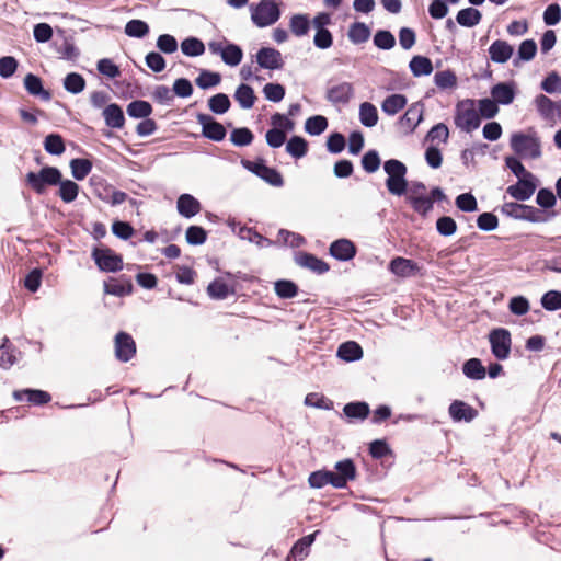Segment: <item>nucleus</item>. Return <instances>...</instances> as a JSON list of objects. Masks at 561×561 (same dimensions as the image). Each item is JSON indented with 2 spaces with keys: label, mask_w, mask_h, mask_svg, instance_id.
<instances>
[{
  "label": "nucleus",
  "mask_w": 561,
  "mask_h": 561,
  "mask_svg": "<svg viewBox=\"0 0 561 561\" xmlns=\"http://www.w3.org/2000/svg\"><path fill=\"white\" fill-rule=\"evenodd\" d=\"M241 163L247 170L254 173L270 185L275 187L284 185L282 174L276 169L267 167L263 161L242 160Z\"/></svg>",
  "instance_id": "9d476101"
},
{
  "label": "nucleus",
  "mask_w": 561,
  "mask_h": 561,
  "mask_svg": "<svg viewBox=\"0 0 561 561\" xmlns=\"http://www.w3.org/2000/svg\"><path fill=\"white\" fill-rule=\"evenodd\" d=\"M20 352L11 346L8 339H4L0 346V366L4 369L10 368L18 362Z\"/></svg>",
  "instance_id": "c9c22d12"
},
{
  "label": "nucleus",
  "mask_w": 561,
  "mask_h": 561,
  "mask_svg": "<svg viewBox=\"0 0 561 561\" xmlns=\"http://www.w3.org/2000/svg\"><path fill=\"white\" fill-rule=\"evenodd\" d=\"M407 98L403 94H391L383 100L381 110L387 115L393 116L407 105Z\"/></svg>",
  "instance_id": "7c9ffc66"
},
{
  "label": "nucleus",
  "mask_w": 561,
  "mask_h": 561,
  "mask_svg": "<svg viewBox=\"0 0 561 561\" xmlns=\"http://www.w3.org/2000/svg\"><path fill=\"white\" fill-rule=\"evenodd\" d=\"M115 356L121 362H128L136 354V343L130 334L119 332L115 340Z\"/></svg>",
  "instance_id": "2eb2a0df"
},
{
  "label": "nucleus",
  "mask_w": 561,
  "mask_h": 561,
  "mask_svg": "<svg viewBox=\"0 0 561 561\" xmlns=\"http://www.w3.org/2000/svg\"><path fill=\"white\" fill-rule=\"evenodd\" d=\"M256 62L263 69L278 70L284 66L279 50L272 47H262L255 55Z\"/></svg>",
  "instance_id": "4468645a"
},
{
  "label": "nucleus",
  "mask_w": 561,
  "mask_h": 561,
  "mask_svg": "<svg viewBox=\"0 0 561 561\" xmlns=\"http://www.w3.org/2000/svg\"><path fill=\"white\" fill-rule=\"evenodd\" d=\"M221 78L217 72H210L207 70H203L199 76L196 78V84L201 89H208L219 84Z\"/></svg>",
  "instance_id": "69168bd1"
},
{
  "label": "nucleus",
  "mask_w": 561,
  "mask_h": 561,
  "mask_svg": "<svg viewBox=\"0 0 561 561\" xmlns=\"http://www.w3.org/2000/svg\"><path fill=\"white\" fill-rule=\"evenodd\" d=\"M125 33L129 37L142 38L149 33V26L141 20H130L125 25Z\"/></svg>",
  "instance_id": "864d4df0"
},
{
  "label": "nucleus",
  "mask_w": 561,
  "mask_h": 561,
  "mask_svg": "<svg viewBox=\"0 0 561 561\" xmlns=\"http://www.w3.org/2000/svg\"><path fill=\"white\" fill-rule=\"evenodd\" d=\"M539 115L546 121H554L556 116L559 117L560 102H554L545 94H539L534 100Z\"/></svg>",
  "instance_id": "f3484780"
},
{
  "label": "nucleus",
  "mask_w": 561,
  "mask_h": 561,
  "mask_svg": "<svg viewBox=\"0 0 561 561\" xmlns=\"http://www.w3.org/2000/svg\"><path fill=\"white\" fill-rule=\"evenodd\" d=\"M265 99L271 102H280L285 96V88L279 83H266L263 88Z\"/></svg>",
  "instance_id": "0e129e2a"
},
{
  "label": "nucleus",
  "mask_w": 561,
  "mask_h": 561,
  "mask_svg": "<svg viewBox=\"0 0 561 561\" xmlns=\"http://www.w3.org/2000/svg\"><path fill=\"white\" fill-rule=\"evenodd\" d=\"M24 88L33 96H37L44 101L51 99L50 92L43 88L41 78L33 73H27L24 77Z\"/></svg>",
  "instance_id": "b1692460"
},
{
  "label": "nucleus",
  "mask_w": 561,
  "mask_h": 561,
  "mask_svg": "<svg viewBox=\"0 0 561 561\" xmlns=\"http://www.w3.org/2000/svg\"><path fill=\"white\" fill-rule=\"evenodd\" d=\"M482 14L474 8H466L460 10L456 15L458 24L465 27H473L481 21Z\"/></svg>",
  "instance_id": "72a5a7b5"
},
{
  "label": "nucleus",
  "mask_w": 561,
  "mask_h": 561,
  "mask_svg": "<svg viewBox=\"0 0 561 561\" xmlns=\"http://www.w3.org/2000/svg\"><path fill=\"white\" fill-rule=\"evenodd\" d=\"M286 151L295 159L307 154L308 142L300 136H293L286 144Z\"/></svg>",
  "instance_id": "a19ab883"
},
{
  "label": "nucleus",
  "mask_w": 561,
  "mask_h": 561,
  "mask_svg": "<svg viewBox=\"0 0 561 561\" xmlns=\"http://www.w3.org/2000/svg\"><path fill=\"white\" fill-rule=\"evenodd\" d=\"M126 111L133 118H147L152 113V106L147 101L137 100L130 102Z\"/></svg>",
  "instance_id": "79ce46f5"
},
{
  "label": "nucleus",
  "mask_w": 561,
  "mask_h": 561,
  "mask_svg": "<svg viewBox=\"0 0 561 561\" xmlns=\"http://www.w3.org/2000/svg\"><path fill=\"white\" fill-rule=\"evenodd\" d=\"M383 170L388 175L386 186L389 193L396 196L404 195L408 186L405 179L408 170L404 163L397 159H390L383 163Z\"/></svg>",
  "instance_id": "7ed1b4c3"
},
{
  "label": "nucleus",
  "mask_w": 561,
  "mask_h": 561,
  "mask_svg": "<svg viewBox=\"0 0 561 561\" xmlns=\"http://www.w3.org/2000/svg\"><path fill=\"white\" fill-rule=\"evenodd\" d=\"M230 100L225 93H217L208 100V107L215 114H225L230 108Z\"/></svg>",
  "instance_id": "a18cd8bd"
},
{
  "label": "nucleus",
  "mask_w": 561,
  "mask_h": 561,
  "mask_svg": "<svg viewBox=\"0 0 561 561\" xmlns=\"http://www.w3.org/2000/svg\"><path fill=\"white\" fill-rule=\"evenodd\" d=\"M492 354L500 360H504L511 353V334L506 329H494L489 334Z\"/></svg>",
  "instance_id": "9b49d317"
},
{
  "label": "nucleus",
  "mask_w": 561,
  "mask_h": 561,
  "mask_svg": "<svg viewBox=\"0 0 561 561\" xmlns=\"http://www.w3.org/2000/svg\"><path fill=\"white\" fill-rule=\"evenodd\" d=\"M296 262L298 265L309 268L318 274H323L329 271V265L312 254L301 253L297 256Z\"/></svg>",
  "instance_id": "cd10ccee"
},
{
  "label": "nucleus",
  "mask_w": 561,
  "mask_h": 561,
  "mask_svg": "<svg viewBox=\"0 0 561 561\" xmlns=\"http://www.w3.org/2000/svg\"><path fill=\"white\" fill-rule=\"evenodd\" d=\"M370 34V28L363 22H354L347 32L348 39L355 45L366 43Z\"/></svg>",
  "instance_id": "c756f323"
},
{
  "label": "nucleus",
  "mask_w": 561,
  "mask_h": 561,
  "mask_svg": "<svg viewBox=\"0 0 561 561\" xmlns=\"http://www.w3.org/2000/svg\"><path fill=\"white\" fill-rule=\"evenodd\" d=\"M208 49L213 55L220 56L222 61L231 67L238 66L243 57L242 49L226 38L219 41H210L208 43Z\"/></svg>",
  "instance_id": "0eeeda50"
},
{
  "label": "nucleus",
  "mask_w": 561,
  "mask_h": 561,
  "mask_svg": "<svg viewBox=\"0 0 561 561\" xmlns=\"http://www.w3.org/2000/svg\"><path fill=\"white\" fill-rule=\"evenodd\" d=\"M343 411L350 419L364 420L369 414V405L366 402H351L345 404Z\"/></svg>",
  "instance_id": "c03bdc74"
},
{
  "label": "nucleus",
  "mask_w": 561,
  "mask_h": 561,
  "mask_svg": "<svg viewBox=\"0 0 561 561\" xmlns=\"http://www.w3.org/2000/svg\"><path fill=\"white\" fill-rule=\"evenodd\" d=\"M481 119L471 99L460 101L456 106L455 124L463 131L470 133L480 126Z\"/></svg>",
  "instance_id": "39448f33"
},
{
  "label": "nucleus",
  "mask_w": 561,
  "mask_h": 561,
  "mask_svg": "<svg viewBox=\"0 0 561 561\" xmlns=\"http://www.w3.org/2000/svg\"><path fill=\"white\" fill-rule=\"evenodd\" d=\"M275 293L278 297L288 299L297 295L298 287L290 280H277L275 283Z\"/></svg>",
  "instance_id": "680f3d73"
},
{
  "label": "nucleus",
  "mask_w": 561,
  "mask_h": 561,
  "mask_svg": "<svg viewBox=\"0 0 561 561\" xmlns=\"http://www.w3.org/2000/svg\"><path fill=\"white\" fill-rule=\"evenodd\" d=\"M251 20L257 27H266L276 23L280 16V10L275 0H261L257 4H251Z\"/></svg>",
  "instance_id": "423d86ee"
},
{
  "label": "nucleus",
  "mask_w": 561,
  "mask_h": 561,
  "mask_svg": "<svg viewBox=\"0 0 561 561\" xmlns=\"http://www.w3.org/2000/svg\"><path fill=\"white\" fill-rule=\"evenodd\" d=\"M44 149L50 154L60 156L65 152L66 147L60 135L49 134L45 137Z\"/></svg>",
  "instance_id": "49530a36"
},
{
  "label": "nucleus",
  "mask_w": 561,
  "mask_h": 561,
  "mask_svg": "<svg viewBox=\"0 0 561 561\" xmlns=\"http://www.w3.org/2000/svg\"><path fill=\"white\" fill-rule=\"evenodd\" d=\"M541 305L549 311L561 309V293L557 290L546 293L541 298Z\"/></svg>",
  "instance_id": "338daca9"
},
{
  "label": "nucleus",
  "mask_w": 561,
  "mask_h": 561,
  "mask_svg": "<svg viewBox=\"0 0 561 561\" xmlns=\"http://www.w3.org/2000/svg\"><path fill=\"white\" fill-rule=\"evenodd\" d=\"M501 211L512 218L528 220L531 222H541L545 220V214L542 210L524 204L515 202L504 203L501 207Z\"/></svg>",
  "instance_id": "6e6552de"
},
{
  "label": "nucleus",
  "mask_w": 561,
  "mask_h": 561,
  "mask_svg": "<svg viewBox=\"0 0 561 561\" xmlns=\"http://www.w3.org/2000/svg\"><path fill=\"white\" fill-rule=\"evenodd\" d=\"M407 202L422 216H426L433 208V198L428 197V195L409 198Z\"/></svg>",
  "instance_id": "13d9d810"
},
{
  "label": "nucleus",
  "mask_w": 561,
  "mask_h": 561,
  "mask_svg": "<svg viewBox=\"0 0 561 561\" xmlns=\"http://www.w3.org/2000/svg\"><path fill=\"white\" fill-rule=\"evenodd\" d=\"M197 123L202 126V135L214 141L225 139L227 131L222 124L216 122L210 115L198 113Z\"/></svg>",
  "instance_id": "ddd939ff"
},
{
  "label": "nucleus",
  "mask_w": 561,
  "mask_h": 561,
  "mask_svg": "<svg viewBox=\"0 0 561 561\" xmlns=\"http://www.w3.org/2000/svg\"><path fill=\"white\" fill-rule=\"evenodd\" d=\"M105 124L111 128H122L125 123L123 110L119 105L112 103L103 110Z\"/></svg>",
  "instance_id": "bb28decb"
},
{
  "label": "nucleus",
  "mask_w": 561,
  "mask_h": 561,
  "mask_svg": "<svg viewBox=\"0 0 561 561\" xmlns=\"http://www.w3.org/2000/svg\"><path fill=\"white\" fill-rule=\"evenodd\" d=\"M61 172L56 167H44L38 172L25 175L26 184L37 194H44L46 187L60 183Z\"/></svg>",
  "instance_id": "20e7f679"
},
{
  "label": "nucleus",
  "mask_w": 561,
  "mask_h": 561,
  "mask_svg": "<svg viewBox=\"0 0 561 561\" xmlns=\"http://www.w3.org/2000/svg\"><path fill=\"white\" fill-rule=\"evenodd\" d=\"M448 412L455 422H471L478 414L471 405L460 400L451 402Z\"/></svg>",
  "instance_id": "6ab92c4d"
},
{
  "label": "nucleus",
  "mask_w": 561,
  "mask_h": 561,
  "mask_svg": "<svg viewBox=\"0 0 561 561\" xmlns=\"http://www.w3.org/2000/svg\"><path fill=\"white\" fill-rule=\"evenodd\" d=\"M327 127L328 119L321 115L311 116L305 123V130L312 136L322 134Z\"/></svg>",
  "instance_id": "de8ad7c7"
},
{
  "label": "nucleus",
  "mask_w": 561,
  "mask_h": 561,
  "mask_svg": "<svg viewBox=\"0 0 561 561\" xmlns=\"http://www.w3.org/2000/svg\"><path fill=\"white\" fill-rule=\"evenodd\" d=\"M104 291L105 294L123 297L131 294L133 285L129 280L121 282L116 278H108L104 282Z\"/></svg>",
  "instance_id": "c85d7f7f"
},
{
  "label": "nucleus",
  "mask_w": 561,
  "mask_h": 561,
  "mask_svg": "<svg viewBox=\"0 0 561 561\" xmlns=\"http://www.w3.org/2000/svg\"><path fill=\"white\" fill-rule=\"evenodd\" d=\"M434 82L439 89H451L457 85V78L453 71L444 70L435 73Z\"/></svg>",
  "instance_id": "6e6d98bb"
},
{
  "label": "nucleus",
  "mask_w": 561,
  "mask_h": 561,
  "mask_svg": "<svg viewBox=\"0 0 561 561\" xmlns=\"http://www.w3.org/2000/svg\"><path fill=\"white\" fill-rule=\"evenodd\" d=\"M477 111L480 117L493 118L499 113V106L493 99L485 98L478 101Z\"/></svg>",
  "instance_id": "4d7b16f0"
},
{
  "label": "nucleus",
  "mask_w": 561,
  "mask_h": 561,
  "mask_svg": "<svg viewBox=\"0 0 561 561\" xmlns=\"http://www.w3.org/2000/svg\"><path fill=\"white\" fill-rule=\"evenodd\" d=\"M234 99L240 104V106L244 110H249L254 105L255 94L253 89L248 84H240L236 92Z\"/></svg>",
  "instance_id": "e433bc0d"
},
{
  "label": "nucleus",
  "mask_w": 561,
  "mask_h": 561,
  "mask_svg": "<svg viewBox=\"0 0 561 561\" xmlns=\"http://www.w3.org/2000/svg\"><path fill=\"white\" fill-rule=\"evenodd\" d=\"M70 169L72 176L81 181L91 172L92 163L87 159H72L70 161Z\"/></svg>",
  "instance_id": "09e8293b"
},
{
  "label": "nucleus",
  "mask_w": 561,
  "mask_h": 561,
  "mask_svg": "<svg viewBox=\"0 0 561 561\" xmlns=\"http://www.w3.org/2000/svg\"><path fill=\"white\" fill-rule=\"evenodd\" d=\"M289 28L297 37L307 35L310 30L309 15L302 13L294 14L289 20Z\"/></svg>",
  "instance_id": "473e14b6"
},
{
  "label": "nucleus",
  "mask_w": 561,
  "mask_h": 561,
  "mask_svg": "<svg viewBox=\"0 0 561 561\" xmlns=\"http://www.w3.org/2000/svg\"><path fill=\"white\" fill-rule=\"evenodd\" d=\"M181 49L186 56H201L205 51V45L202 41L195 37H188L181 44Z\"/></svg>",
  "instance_id": "603ef678"
},
{
  "label": "nucleus",
  "mask_w": 561,
  "mask_h": 561,
  "mask_svg": "<svg viewBox=\"0 0 561 561\" xmlns=\"http://www.w3.org/2000/svg\"><path fill=\"white\" fill-rule=\"evenodd\" d=\"M513 46L501 39L493 42L489 47L491 60L497 64L506 62L513 56Z\"/></svg>",
  "instance_id": "412c9836"
},
{
  "label": "nucleus",
  "mask_w": 561,
  "mask_h": 561,
  "mask_svg": "<svg viewBox=\"0 0 561 561\" xmlns=\"http://www.w3.org/2000/svg\"><path fill=\"white\" fill-rule=\"evenodd\" d=\"M463 374L474 380H481L485 377V368L481 360L478 358H471L463 364Z\"/></svg>",
  "instance_id": "37998d69"
},
{
  "label": "nucleus",
  "mask_w": 561,
  "mask_h": 561,
  "mask_svg": "<svg viewBox=\"0 0 561 561\" xmlns=\"http://www.w3.org/2000/svg\"><path fill=\"white\" fill-rule=\"evenodd\" d=\"M538 186V180L534 174H526V178L518 179L516 184L510 185L506 193L516 201L529 199Z\"/></svg>",
  "instance_id": "f8f14e48"
},
{
  "label": "nucleus",
  "mask_w": 561,
  "mask_h": 561,
  "mask_svg": "<svg viewBox=\"0 0 561 561\" xmlns=\"http://www.w3.org/2000/svg\"><path fill=\"white\" fill-rule=\"evenodd\" d=\"M207 293L214 299H225L232 290L226 282L221 278H217L208 285Z\"/></svg>",
  "instance_id": "3c124183"
},
{
  "label": "nucleus",
  "mask_w": 561,
  "mask_h": 561,
  "mask_svg": "<svg viewBox=\"0 0 561 561\" xmlns=\"http://www.w3.org/2000/svg\"><path fill=\"white\" fill-rule=\"evenodd\" d=\"M359 121L365 127H374L378 123V112L374 104L364 102L359 105Z\"/></svg>",
  "instance_id": "58836bf2"
},
{
  "label": "nucleus",
  "mask_w": 561,
  "mask_h": 561,
  "mask_svg": "<svg viewBox=\"0 0 561 561\" xmlns=\"http://www.w3.org/2000/svg\"><path fill=\"white\" fill-rule=\"evenodd\" d=\"M337 356L345 362H354L362 358L363 350L356 342H345L339 346Z\"/></svg>",
  "instance_id": "2f4dec72"
},
{
  "label": "nucleus",
  "mask_w": 561,
  "mask_h": 561,
  "mask_svg": "<svg viewBox=\"0 0 561 561\" xmlns=\"http://www.w3.org/2000/svg\"><path fill=\"white\" fill-rule=\"evenodd\" d=\"M492 99L502 105H508L514 101L515 90L513 84L497 83L491 89Z\"/></svg>",
  "instance_id": "a878e982"
},
{
  "label": "nucleus",
  "mask_w": 561,
  "mask_h": 561,
  "mask_svg": "<svg viewBox=\"0 0 561 561\" xmlns=\"http://www.w3.org/2000/svg\"><path fill=\"white\" fill-rule=\"evenodd\" d=\"M185 239L188 244L201 245L207 239V232L199 226H190L185 232Z\"/></svg>",
  "instance_id": "bf43d9fd"
},
{
  "label": "nucleus",
  "mask_w": 561,
  "mask_h": 561,
  "mask_svg": "<svg viewBox=\"0 0 561 561\" xmlns=\"http://www.w3.org/2000/svg\"><path fill=\"white\" fill-rule=\"evenodd\" d=\"M58 195L65 203H72L79 194V185L71 180L60 179Z\"/></svg>",
  "instance_id": "ea45409f"
},
{
  "label": "nucleus",
  "mask_w": 561,
  "mask_h": 561,
  "mask_svg": "<svg viewBox=\"0 0 561 561\" xmlns=\"http://www.w3.org/2000/svg\"><path fill=\"white\" fill-rule=\"evenodd\" d=\"M230 140L234 146H248L253 140V134L249 128L245 127L236 128L230 135Z\"/></svg>",
  "instance_id": "052dcab7"
},
{
  "label": "nucleus",
  "mask_w": 561,
  "mask_h": 561,
  "mask_svg": "<svg viewBox=\"0 0 561 561\" xmlns=\"http://www.w3.org/2000/svg\"><path fill=\"white\" fill-rule=\"evenodd\" d=\"M317 534L318 531L305 536L294 545L290 553L296 559V561H301L308 556L310 546L313 543Z\"/></svg>",
  "instance_id": "4c0bfd02"
},
{
  "label": "nucleus",
  "mask_w": 561,
  "mask_h": 561,
  "mask_svg": "<svg viewBox=\"0 0 561 561\" xmlns=\"http://www.w3.org/2000/svg\"><path fill=\"white\" fill-rule=\"evenodd\" d=\"M13 397L16 401L26 400L36 405L45 404L51 399L48 392L35 389H23L14 391Z\"/></svg>",
  "instance_id": "5701e85b"
},
{
  "label": "nucleus",
  "mask_w": 561,
  "mask_h": 561,
  "mask_svg": "<svg viewBox=\"0 0 561 561\" xmlns=\"http://www.w3.org/2000/svg\"><path fill=\"white\" fill-rule=\"evenodd\" d=\"M510 146L523 159H538L541 156V142L535 131L513 134Z\"/></svg>",
  "instance_id": "f03ea898"
},
{
  "label": "nucleus",
  "mask_w": 561,
  "mask_h": 561,
  "mask_svg": "<svg viewBox=\"0 0 561 561\" xmlns=\"http://www.w3.org/2000/svg\"><path fill=\"white\" fill-rule=\"evenodd\" d=\"M374 44L380 49L389 50L394 47L396 38L391 32L386 30L377 31L374 36Z\"/></svg>",
  "instance_id": "5fc2aeb1"
},
{
  "label": "nucleus",
  "mask_w": 561,
  "mask_h": 561,
  "mask_svg": "<svg viewBox=\"0 0 561 561\" xmlns=\"http://www.w3.org/2000/svg\"><path fill=\"white\" fill-rule=\"evenodd\" d=\"M330 254L339 261H350L356 254V247L348 239H339L330 245Z\"/></svg>",
  "instance_id": "a211bd4d"
},
{
  "label": "nucleus",
  "mask_w": 561,
  "mask_h": 561,
  "mask_svg": "<svg viewBox=\"0 0 561 561\" xmlns=\"http://www.w3.org/2000/svg\"><path fill=\"white\" fill-rule=\"evenodd\" d=\"M423 113L424 105L422 103L416 102L411 104L403 116L399 119L400 127L407 133H412L422 122Z\"/></svg>",
  "instance_id": "dca6fc26"
},
{
  "label": "nucleus",
  "mask_w": 561,
  "mask_h": 561,
  "mask_svg": "<svg viewBox=\"0 0 561 561\" xmlns=\"http://www.w3.org/2000/svg\"><path fill=\"white\" fill-rule=\"evenodd\" d=\"M64 88L70 93L78 94L84 90L85 80L79 73H68L64 80Z\"/></svg>",
  "instance_id": "8fccbe9b"
},
{
  "label": "nucleus",
  "mask_w": 561,
  "mask_h": 561,
  "mask_svg": "<svg viewBox=\"0 0 561 561\" xmlns=\"http://www.w3.org/2000/svg\"><path fill=\"white\" fill-rule=\"evenodd\" d=\"M353 85L348 82H342L328 90L327 98L332 103H347L353 96Z\"/></svg>",
  "instance_id": "393cba45"
},
{
  "label": "nucleus",
  "mask_w": 561,
  "mask_h": 561,
  "mask_svg": "<svg viewBox=\"0 0 561 561\" xmlns=\"http://www.w3.org/2000/svg\"><path fill=\"white\" fill-rule=\"evenodd\" d=\"M540 87L550 94L561 93V77L556 71H552L541 82Z\"/></svg>",
  "instance_id": "e2e57ef3"
},
{
  "label": "nucleus",
  "mask_w": 561,
  "mask_h": 561,
  "mask_svg": "<svg viewBox=\"0 0 561 561\" xmlns=\"http://www.w3.org/2000/svg\"><path fill=\"white\" fill-rule=\"evenodd\" d=\"M380 158L376 150L367 151L362 158V167L368 173L376 172L380 167Z\"/></svg>",
  "instance_id": "774afa93"
},
{
  "label": "nucleus",
  "mask_w": 561,
  "mask_h": 561,
  "mask_svg": "<svg viewBox=\"0 0 561 561\" xmlns=\"http://www.w3.org/2000/svg\"><path fill=\"white\" fill-rule=\"evenodd\" d=\"M356 478V467L351 459H343L334 465V470H318L312 472L308 482L313 489H321L325 485H332L336 489H343L348 481Z\"/></svg>",
  "instance_id": "f257e3e1"
},
{
  "label": "nucleus",
  "mask_w": 561,
  "mask_h": 561,
  "mask_svg": "<svg viewBox=\"0 0 561 561\" xmlns=\"http://www.w3.org/2000/svg\"><path fill=\"white\" fill-rule=\"evenodd\" d=\"M92 259L102 272H118L123 268V259L110 248H94Z\"/></svg>",
  "instance_id": "1a4fd4ad"
},
{
  "label": "nucleus",
  "mask_w": 561,
  "mask_h": 561,
  "mask_svg": "<svg viewBox=\"0 0 561 561\" xmlns=\"http://www.w3.org/2000/svg\"><path fill=\"white\" fill-rule=\"evenodd\" d=\"M389 270L397 276L411 277L419 273L420 267L415 262L398 256L391 260Z\"/></svg>",
  "instance_id": "aec40b11"
},
{
  "label": "nucleus",
  "mask_w": 561,
  "mask_h": 561,
  "mask_svg": "<svg viewBox=\"0 0 561 561\" xmlns=\"http://www.w3.org/2000/svg\"><path fill=\"white\" fill-rule=\"evenodd\" d=\"M176 208L180 215L191 218L201 211V203L191 194H182L178 198Z\"/></svg>",
  "instance_id": "4be33fe9"
},
{
  "label": "nucleus",
  "mask_w": 561,
  "mask_h": 561,
  "mask_svg": "<svg viewBox=\"0 0 561 561\" xmlns=\"http://www.w3.org/2000/svg\"><path fill=\"white\" fill-rule=\"evenodd\" d=\"M409 67L414 77L428 76L433 71L431 59L424 56H414L410 60Z\"/></svg>",
  "instance_id": "f704fd0d"
}]
</instances>
